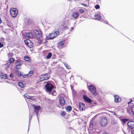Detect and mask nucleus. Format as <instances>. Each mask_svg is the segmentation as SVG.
<instances>
[{"mask_svg": "<svg viewBox=\"0 0 134 134\" xmlns=\"http://www.w3.org/2000/svg\"><path fill=\"white\" fill-rule=\"evenodd\" d=\"M25 97L29 99L27 101L29 107V128L30 125V123L31 122V120L32 118V116H31L30 114V112L31 111V109L32 108V109L34 107V105L33 104V101L34 100V97H31L27 94H25L24 95Z\"/></svg>", "mask_w": 134, "mask_h": 134, "instance_id": "f257e3e1", "label": "nucleus"}, {"mask_svg": "<svg viewBox=\"0 0 134 134\" xmlns=\"http://www.w3.org/2000/svg\"><path fill=\"white\" fill-rule=\"evenodd\" d=\"M43 34L42 31L38 29H34V37L36 38V41L39 44H40L42 42V39Z\"/></svg>", "mask_w": 134, "mask_h": 134, "instance_id": "f03ea898", "label": "nucleus"}, {"mask_svg": "<svg viewBox=\"0 0 134 134\" xmlns=\"http://www.w3.org/2000/svg\"><path fill=\"white\" fill-rule=\"evenodd\" d=\"M59 34V32L58 31H53L51 34H49L46 36V38L47 40L53 39L57 36Z\"/></svg>", "mask_w": 134, "mask_h": 134, "instance_id": "7ed1b4c3", "label": "nucleus"}, {"mask_svg": "<svg viewBox=\"0 0 134 134\" xmlns=\"http://www.w3.org/2000/svg\"><path fill=\"white\" fill-rule=\"evenodd\" d=\"M45 87L46 89V92L49 94H50L54 86L51 83H47Z\"/></svg>", "mask_w": 134, "mask_h": 134, "instance_id": "20e7f679", "label": "nucleus"}, {"mask_svg": "<svg viewBox=\"0 0 134 134\" xmlns=\"http://www.w3.org/2000/svg\"><path fill=\"white\" fill-rule=\"evenodd\" d=\"M18 12L17 10L15 8H11L10 10V14L13 18H14L16 16Z\"/></svg>", "mask_w": 134, "mask_h": 134, "instance_id": "39448f33", "label": "nucleus"}, {"mask_svg": "<svg viewBox=\"0 0 134 134\" xmlns=\"http://www.w3.org/2000/svg\"><path fill=\"white\" fill-rule=\"evenodd\" d=\"M100 122L102 126L105 127L108 124V121L107 118L105 117L102 118L100 120Z\"/></svg>", "mask_w": 134, "mask_h": 134, "instance_id": "423d86ee", "label": "nucleus"}, {"mask_svg": "<svg viewBox=\"0 0 134 134\" xmlns=\"http://www.w3.org/2000/svg\"><path fill=\"white\" fill-rule=\"evenodd\" d=\"M87 87L90 91L93 94H95L96 89L95 87L92 85L88 86Z\"/></svg>", "mask_w": 134, "mask_h": 134, "instance_id": "0eeeda50", "label": "nucleus"}, {"mask_svg": "<svg viewBox=\"0 0 134 134\" xmlns=\"http://www.w3.org/2000/svg\"><path fill=\"white\" fill-rule=\"evenodd\" d=\"M49 76L47 74L42 75L40 77L41 80L39 82L44 80H47L49 79Z\"/></svg>", "mask_w": 134, "mask_h": 134, "instance_id": "6e6552de", "label": "nucleus"}, {"mask_svg": "<svg viewBox=\"0 0 134 134\" xmlns=\"http://www.w3.org/2000/svg\"><path fill=\"white\" fill-rule=\"evenodd\" d=\"M24 42L26 45L29 47L31 48L33 47V43L30 40L28 39L25 40Z\"/></svg>", "mask_w": 134, "mask_h": 134, "instance_id": "1a4fd4ad", "label": "nucleus"}, {"mask_svg": "<svg viewBox=\"0 0 134 134\" xmlns=\"http://www.w3.org/2000/svg\"><path fill=\"white\" fill-rule=\"evenodd\" d=\"M41 109V108L40 106L34 105V111L36 113L37 116L38 115V113Z\"/></svg>", "mask_w": 134, "mask_h": 134, "instance_id": "9d476101", "label": "nucleus"}, {"mask_svg": "<svg viewBox=\"0 0 134 134\" xmlns=\"http://www.w3.org/2000/svg\"><path fill=\"white\" fill-rule=\"evenodd\" d=\"M127 112L130 114H132L134 115V105H132L130 108H127Z\"/></svg>", "mask_w": 134, "mask_h": 134, "instance_id": "9b49d317", "label": "nucleus"}, {"mask_svg": "<svg viewBox=\"0 0 134 134\" xmlns=\"http://www.w3.org/2000/svg\"><path fill=\"white\" fill-rule=\"evenodd\" d=\"M127 124L129 127L130 129H132L134 128V121H131L128 122L127 123Z\"/></svg>", "mask_w": 134, "mask_h": 134, "instance_id": "f8f14e48", "label": "nucleus"}, {"mask_svg": "<svg viewBox=\"0 0 134 134\" xmlns=\"http://www.w3.org/2000/svg\"><path fill=\"white\" fill-rule=\"evenodd\" d=\"M59 103L60 105L62 106L63 107L65 104V101L64 98L62 97H60L59 99Z\"/></svg>", "mask_w": 134, "mask_h": 134, "instance_id": "ddd939ff", "label": "nucleus"}, {"mask_svg": "<svg viewBox=\"0 0 134 134\" xmlns=\"http://www.w3.org/2000/svg\"><path fill=\"white\" fill-rule=\"evenodd\" d=\"M79 109L80 111H82L85 109V106L84 104L82 103H79Z\"/></svg>", "mask_w": 134, "mask_h": 134, "instance_id": "4468645a", "label": "nucleus"}, {"mask_svg": "<svg viewBox=\"0 0 134 134\" xmlns=\"http://www.w3.org/2000/svg\"><path fill=\"white\" fill-rule=\"evenodd\" d=\"M23 64V62L22 61H20L18 60H16L15 65L16 66H21Z\"/></svg>", "mask_w": 134, "mask_h": 134, "instance_id": "2eb2a0df", "label": "nucleus"}, {"mask_svg": "<svg viewBox=\"0 0 134 134\" xmlns=\"http://www.w3.org/2000/svg\"><path fill=\"white\" fill-rule=\"evenodd\" d=\"M83 98L85 101L88 103H91V100L88 97L85 95H84L83 96Z\"/></svg>", "mask_w": 134, "mask_h": 134, "instance_id": "dca6fc26", "label": "nucleus"}, {"mask_svg": "<svg viewBox=\"0 0 134 134\" xmlns=\"http://www.w3.org/2000/svg\"><path fill=\"white\" fill-rule=\"evenodd\" d=\"M33 71L31 70L28 74H24L23 76V77L24 78H26L28 76H31L33 75Z\"/></svg>", "mask_w": 134, "mask_h": 134, "instance_id": "f3484780", "label": "nucleus"}, {"mask_svg": "<svg viewBox=\"0 0 134 134\" xmlns=\"http://www.w3.org/2000/svg\"><path fill=\"white\" fill-rule=\"evenodd\" d=\"M114 97L115 98L114 100L115 102L118 103L121 101V99L118 96H114Z\"/></svg>", "mask_w": 134, "mask_h": 134, "instance_id": "a211bd4d", "label": "nucleus"}, {"mask_svg": "<svg viewBox=\"0 0 134 134\" xmlns=\"http://www.w3.org/2000/svg\"><path fill=\"white\" fill-rule=\"evenodd\" d=\"M79 13L76 12H73L72 14V16L75 19L77 18L79 16Z\"/></svg>", "mask_w": 134, "mask_h": 134, "instance_id": "6ab92c4d", "label": "nucleus"}, {"mask_svg": "<svg viewBox=\"0 0 134 134\" xmlns=\"http://www.w3.org/2000/svg\"><path fill=\"white\" fill-rule=\"evenodd\" d=\"M7 75L6 74H4L2 72H0V77L2 79H5L7 77Z\"/></svg>", "mask_w": 134, "mask_h": 134, "instance_id": "aec40b11", "label": "nucleus"}, {"mask_svg": "<svg viewBox=\"0 0 134 134\" xmlns=\"http://www.w3.org/2000/svg\"><path fill=\"white\" fill-rule=\"evenodd\" d=\"M94 18L96 20H99L101 18V16L99 15L96 14L94 15Z\"/></svg>", "mask_w": 134, "mask_h": 134, "instance_id": "412c9836", "label": "nucleus"}, {"mask_svg": "<svg viewBox=\"0 0 134 134\" xmlns=\"http://www.w3.org/2000/svg\"><path fill=\"white\" fill-rule=\"evenodd\" d=\"M71 107L70 106H68L66 108V110L67 112H69L71 110Z\"/></svg>", "mask_w": 134, "mask_h": 134, "instance_id": "4be33fe9", "label": "nucleus"}, {"mask_svg": "<svg viewBox=\"0 0 134 134\" xmlns=\"http://www.w3.org/2000/svg\"><path fill=\"white\" fill-rule=\"evenodd\" d=\"M15 60L14 58H11L9 59V62L10 63H13Z\"/></svg>", "mask_w": 134, "mask_h": 134, "instance_id": "5701e85b", "label": "nucleus"}, {"mask_svg": "<svg viewBox=\"0 0 134 134\" xmlns=\"http://www.w3.org/2000/svg\"><path fill=\"white\" fill-rule=\"evenodd\" d=\"M52 56V54L51 53H48L47 55L46 56L47 59H49Z\"/></svg>", "mask_w": 134, "mask_h": 134, "instance_id": "b1692460", "label": "nucleus"}, {"mask_svg": "<svg viewBox=\"0 0 134 134\" xmlns=\"http://www.w3.org/2000/svg\"><path fill=\"white\" fill-rule=\"evenodd\" d=\"M24 60H25L26 61H28L30 60V58L29 57L26 56V57H24Z\"/></svg>", "mask_w": 134, "mask_h": 134, "instance_id": "393cba45", "label": "nucleus"}, {"mask_svg": "<svg viewBox=\"0 0 134 134\" xmlns=\"http://www.w3.org/2000/svg\"><path fill=\"white\" fill-rule=\"evenodd\" d=\"M111 123L112 124L114 125L116 124L117 122L114 119H113L111 120Z\"/></svg>", "mask_w": 134, "mask_h": 134, "instance_id": "a878e982", "label": "nucleus"}, {"mask_svg": "<svg viewBox=\"0 0 134 134\" xmlns=\"http://www.w3.org/2000/svg\"><path fill=\"white\" fill-rule=\"evenodd\" d=\"M121 121H122V122L124 123H125L126 122L128 121H129V120L127 119H122L121 120Z\"/></svg>", "mask_w": 134, "mask_h": 134, "instance_id": "bb28decb", "label": "nucleus"}, {"mask_svg": "<svg viewBox=\"0 0 134 134\" xmlns=\"http://www.w3.org/2000/svg\"><path fill=\"white\" fill-rule=\"evenodd\" d=\"M18 84L19 86L21 88H23L24 86L23 84L21 82L18 83Z\"/></svg>", "mask_w": 134, "mask_h": 134, "instance_id": "cd10ccee", "label": "nucleus"}, {"mask_svg": "<svg viewBox=\"0 0 134 134\" xmlns=\"http://www.w3.org/2000/svg\"><path fill=\"white\" fill-rule=\"evenodd\" d=\"M64 65L67 69H69L70 68V66L68 65V64L66 63H64Z\"/></svg>", "mask_w": 134, "mask_h": 134, "instance_id": "c85d7f7f", "label": "nucleus"}, {"mask_svg": "<svg viewBox=\"0 0 134 134\" xmlns=\"http://www.w3.org/2000/svg\"><path fill=\"white\" fill-rule=\"evenodd\" d=\"M64 44V42L63 41H61L58 44H59V46H61L62 45Z\"/></svg>", "mask_w": 134, "mask_h": 134, "instance_id": "c756f323", "label": "nucleus"}, {"mask_svg": "<svg viewBox=\"0 0 134 134\" xmlns=\"http://www.w3.org/2000/svg\"><path fill=\"white\" fill-rule=\"evenodd\" d=\"M51 94L53 96H55L56 95L57 93L55 91H53L51 93Z\"/></svg>", "mask_w": 134, "mask_h": 134, "instance_id": "7c9ffc66", "label": "nucleus"}, {"mask_svg": "<svg viewBox=\"0 0 134 134\" xmlns=\"http://www.w3.org/2000/svg\"><path fill=\"white\" fill-rule=\"evenodd\" d=\"M7 55L8 57H12L13 56V54L12 53H9L7 54Z\"/></svg>", "mask_w": 134, "mask_h": 134, "instance_id": "2f4dec72", "label": "nucleus"}, {"mask_svg": "<svg viewBox=\"0 0 134 134\" xmlns=\"http://www.w3.org/2000/svg\"><path fill=\"white\" fill-rule=\"evenodd\" d=\"M95 7L96 9H98L99 8L100 6L99 5L97 4V5H95Z\"/></svg>", "mask_w": 134, "mask_h": 134, "instance_id": "473e14b6", "label": "nucleus"}, {"mask_svg": "<svg viewBox=\"0 0 134 134\" xmlns=\"http://www.w3.org/2000/svg\"><path fill=\"white\" fill-rule=\"evenodd\" d=\"M101 21L102 22H103L104 23L106 24H108V22L106 21L105 19L103 20H101Z\"/></svg>", "mask_w": 134, "mask_h": 134, "instance_id": "72a5a7b5", "label": "nucleus"}, {"mask_svg": "<svg viewBox=\"0 0 134 134\" xmlns=\"http://www.w3.org/2000/svg\"><path fill=\"white\" fill-rule=\"evenodd\" d=\"M0 40L2 42H3L4 40V39L3 38H0Z\"/></svg>", "mask_w": 134, "mask_h": 134, "instance_id": "f704fd0d", "label": "nucleus"}, {"mask_svg": "<svg viewBox=\"0 0 134 134\" xmlns=\"http://www.w3.org/2000/svg\"><path fill=\"white\" fill-rule=\"evenodd\" d=\"M65 112L63 111L62 113L61 114V115L62 116H64L65 115Z\"/></svg>", "mask_w": 134, "mask_h": 134, "instance_id": "c9c22d12", "label": "nucleus"}, {"mask_svg": "<svg viewBox=\"0 0 134 134\" xmlns=\"http://www.w3.org/2000/svg\"><path fill=\"white\" fill-rule=\"evenodd\" d=\"M5 66L7 68H9L10 66V64H9L7 63L5 64Z\"/></svg>", "mask_w": 134, "mask_h": 134, "instance_id": "e433bc0d", "label": "nucleus"}, {"mask_svg": "<svg viewBox=\"0 0 134 134\" xmlns=\"http://www.w3.org/2000/svg\"><path fill=\"white\" fill-rule=\"evenodd\" d=\"M79 11L81 13H83L84 12V11L82 9H80V10H79Z\"/></svg>", "mask_w": 134, "mask_h": 134, "instance_id": "4c0bfd02", "label": "nucleus"}, {"mask_svg": "<svg viewBox=\"0 0 134 134\" xmlns=\"http://www.w3.org/2000/svg\"><path fill=\"white\" fill-rule=\"evenodd\" d=\"M13 76V75L12 73H11L10 74V77L11 78H12Z\"/></svg>", "mask_w": 134, "mask_h": 134, "instance_id": "58836bf2", "label": "nucleus"}, {"mask_svg": "<svg viewBox=\"0 0 134 134\" xmlns=\"http://www.w3.org/2000/svg\"><path fill=\"white\" fill-rule=\"evenodd\" d=\"M3 46V45L0 42V48H2Z\"/></svg>", "mask_w": 134, "mask_h": 134, "instance_id": "ea45409f", "label": "nucleus"}, {"mask_svg": "<svg viewBox=\"0 0 134 134\" xmlns=\"http://www.w3.org/2000/svg\"><path fill=\"white\" fill-rule=\"evenodd\" d=\"M31 33H30L29 34L28 36H29V37L30 38H31Z\"/></svg>", "mask_w": 134, "mask_h": 134, "instance_id": "a19ab883", "label": "nucleus"}, {"mask_svg": "<svg viewBox=\"0 0 134 134\" xmlns=\"http://www.w3.org/2000/svg\"><path fill=\"white\" fill-rule=\"evenodd\" d=\"M131 132L132 134H134V130H132Z\"/></svg>", "mask_w": 134, "mask_h": 134, "instance_id": "79ce46f5", "label": "nucleus"}, {"mask_svg": "<svg viewBox=\"0 0 134 134\" xmlns=\"http://www.w3.org/2000/svg\"><path fill=\"white\" fill-rule=\"evenodd\" d=\"M73 29H74L73 27H71V29L70 30V31H72L73 30Z\"/></svg>", "mask_w": 134, "mask_h": 134, "instance_id": "37998d69", "label": "nucleus"}, {"mask_svg": "<svg viewBox=\"0 0 134 134\" xmlns=\"http://www.w3.org/2000/svg\"><path fill=\"white\" fill-rule=\"evenodd\" d=\"M132 101V100H130V102H128V104H129V103H131V102Z\"/></svg>", "mask_w": 134, "mask_h": 134, "instance_id": "c03bdc74", "label": "nucleus"}, {"mask_svg": "<svg viewBox=\"0 0 134 134\" xmlns=\"http://www.w3.org/2000/svg\"><path fill=\"white\" fill-rule=\"evenodd\" d=\"M83 5L84 6H85V7H86V6H87L86 5V4H83Z\"/></svg>", "mask_w": 134, "mask_h": 134, "instance_id": "a18cd8bd", "label": "nucleus"}, {"mask_svg": "<svg viewBox=\"0 0 134 134\" xmlns=\"http://www.w3.org/2000/svg\"><path fill=\"white\" fill-rule=\"evenodd\" d=\"M2 22V21L1 19H0V24Z\"/></svg>", "mask_w": 134, "mask_h": 134, "instance_id": "49530a36", "label": "nucleus"}, {"mask_svg": "<svg viewBox=\"0 0 134 134\" xmlns=\"http://www.w3.org/2000/svg\"><path fill=\"white\" fill-rule=\"evenodd\" d=\"M114 115H116V114L115 113H114Z\"/></svg>", "mask_w": 134, "mask_h": 134, "instance_id": "de8ad7c7", "label": "nucleus"}, {"mask_svg": "<svg viewBox=\"0 0 134 134\" xmlns=\"http://www.w3.org/2000/svg\"><path fill=\"white\" fill-rule=\"evenodd\" d=\"M1 82V81H0V82Z\"/></svg>", "mask_w": 134, "mask_h": 134, "instance_id": "09e8293b", "label": "nucleus"}]
</instances>
